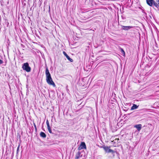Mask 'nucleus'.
<instances>
[{"mask_svg": "<svg viewBox=\"0 0 159 159\" xmlns=\"http://www.w3.org/2000/svg\"><path fill=\"white\" fill-rule=\"evenodd\" d=\"M45 74L46 76V80L47 83L49 85H52L54 87H55L56 85L54 82L52 80L51 75L47 67L46 68V70Z\"/></svg>", "mask_w": 159, "mask_h": 159, "instance_id": "obj_1", "label": "nucleus"}, {"mask_svg": "<svg viewBox=\"0 0 159 159\" xmlns=\"http://www.w3.org/2000/svg\"><path fill=\"white\" fill-rule=\"evenodd\" d=\"M22 68L23 70H25L27 72H29L31 70V68L27 62L24 63Z\"/></svg>", "mask_w": 159, "mask_h": 159, "instance_id": "obj_2", "label": "nucleus"}, {"mask_svg": "<svg viewBox=\"0 0 159 159\" xmlns=\"http://www.w3.org/2000/svg\"><path fill=\"white\" fill-rule=\"evenodd\" d=\"M105 151V152L108 153L111 152L112 153H114L115 152L113 150L110 149V146H103L102 147Z\"/></svg>", "mask_w": 159, "mask_h": 159, "instance_id": "obj_3", "label": "nucleus"}, {"mask_svg": "<svg viewBox=\"0 0 159 159\" xmlns=\"http://www.w3.org/2000/svg\"><path fill=\"white\" fill-rule=\"evenodd\" d=\"M86 147L85 143L84 142H82L80 146L78 147V149L80 150L83 149H86Z\"/></svg>", "mask_w": 159, "mask_h": 159, "instance_id": "obj_4", "label": "nucleus"}, {"mask_svg": "<svg viewBox=\"0 0 159 159\" xmlns=\"http://www.w3.org/2000/svg\"><path fill=\"white\" fill-rule=\"evenodd\" d=\"M122 29L125 30H128L130 28H133V26H124L122 25Z\"/></svg>", "mask_w": 159, "mask_h": 159, "instance_id": "obj_5", "label": "nucleus"}, {"mask_svg": "<svg viewBox=\"0 0 159 159\" xmlns=\"http://www.w3.org/2000/svg\"><path fill=\"white\" fill-rule=\"evenodd\" d=\"M154 2L153 0H146L147 4L150 6H152Z\"/></svg>", "mask_w": 159, "mask_h": 159, "instance_id": "obj_6", "label": "nucleus"}, {"mask_svg": "<svg viewBox=\"0 0 159 159\" xmlns=\"http://www.w3.org/2000/svg\"><path fill=\"white\" fill-rule=\"evenodd\" d=\"M134 127L136 128L138 131H139L142 128V125L140 124L136 125H134Z\"/></svg>", "mask_w": 159, "mask_h": 159, "instance_id": "obj_7", "label": "nucleus"}, {"mask_svg": "<svg viewBox=\"0 0 159 159\" xmlns=\"http://www.w3.org/2000/svg\"><path fill=\"white\" fill-rule=\"evenodd\" d=\"M81 152H80L79 151L77 152V153L75 155V159H79V158L81 157Z\"/></svg>", "mask_w": 159, "mask_h": 159, "instance_id": "obj_8", "label": "nucleus"}, {"mask_svg": "<svg viewBox=\"0 0 159 159\" xmlns=\"http://www.w3.org/2000/svg\"><path fill=\"white\" fill-rule=\"evenodd\" d=\"M153 4L154 5L157 7H159V0H157L154 2Z\"/></svg>", "mask_w": 159, "mask_h": 159, "instance_id": "obj_9", "label": "nucleus"}, {"mask_svg": "<svg viewBox=\"0 0 159 159\" xmlns=\"http://www.w3.org/2000/svg\"><path fill=\"white\" fill-rule=\"evenodd\" d=\"M40 135L41 137L43 138L46 137V134L45 133L43 132H41L40 133Z\"/></svg>", "mask_w": 159, "mask_h": 159, "instance_id": "obj_10", "label": "nucleus"}, {"mask_svg": "<svg viewBox=\"0 0 159 159\" xmlns=\"http://www.w3.org/2000/svg\"><path fill=\"white\" fill-rule=\"evenodd\" d=\"M139 106H137L135 104H134L131 108V110H134L135 109H137L138 108Z\"/></svg>", "mask_w": 159, "mask_h": 159, "instance_id": "obj_11", "label": "nucleus"}, {"mask_svg": "<svg viewBox=\"0 0 159 159\" xmlns=\"http://www.w3.org/2000/svg\"><path fill=\"white\" fill-rule=\"evenodd\" d=\"M66 58L68 60L70 61V62H72L73 61V60L70 58L69 56L68 55L66 57Z\"/></svg>", "mask_w": 159, "mask_h": 159, "instance_id": "obj_12", "label": "nucleus"}, {"mask_svg": "<svg viewBox=\"0 0 159 159\" xmlns=\"http://www.w3.org/2000/svg\"><path fill=\"white\" fill-rule=\"evenodd\" d=\"M120 51H121V52L123 54V56H125V52L124 51V50L123 49H122V48H120Z\"/></svg>", "mask_w": 159, "mask_h": 159, "instance_id": "obj_13", "label": "nucleus"}, {"mask_svg": "<svg viewBox=\"0 0 159 159\" xmlns=\"http://www.w3.org/2000/svg\"><path fill=\"white\" fill-rule=\"evenodd\" d=\"M48 130L49 132L50 133H52V130H51V129L50 126L49 127H48Z\"/></svg>", "mask_w": 159, "mask_h": 159, "instance_id": "obj_14", "label": "nucleus"}, {"mask_svg": "<svg viewBox=\"0 0 159 159\" xmlns=\"http://www.w3.org/2000/svg\"><path fill=\"white\" fill-rule=\"evenodd\" d=\"M46 124L47 126V127H50L49 122L48 120H47L46 121Z\"/></svg>", "mask_w": 159, "mask_h": 159, "instance_id": "obj_15", "label": "nucleus"}, {"mask_svg": "<svg viewBox=\"0 0 159 159\" xmlns=\"http://www.w3.org/2000/svg\"><path fill=\"white\" fill-rule=\"evenodd\" d=\"M20 146V144H19L18 146V147H17V151H16V153H17V154L18 153L19 150V148Z\"/></svg>", "mask_w": 159, "mask_h": 159, "instance_id": "obj_16", "label": "nucleus"}, {"mask_svg": "<svg viewBox=\"0 0 159 159\" xmlns=\"http://www.w3.org/2000/svg\"><path fill=\"white\" fill-rule=\"evenodd\" d=\"M63 53L64 55L66 57L68 56V55L66 54V53L64 51L63 52Z\"/></svg>", "mask_w": 159, "mask_h": 159, "instance_id": "obj_17", "label": "nucleus"}, {"mask_svg": "<svg viewBox=\"0 0 159 159\" xmlns=\"http://www.w3.org/2000/svg\"><path fill=\"white\" fill-rule=\"evenodd\" d=\"M34 128H35V130H36V131L37 130V129L36 126V125L34 124Z\"/></svg>", "mask_w": 159, "mask_h": 159, "instance_id": "obj_18", "label": "nucleus"}, {"mask_svg": "<svg viewBox=\"0 0 159 159\" xmlns=\"http://www.w3.org/2000/svg\"><path fill=\"white\" fill-rule=\"evenodd\" d=\"M3 63V61L2 60L0 59V64H2Z\"/></svg>", "mask_w": 159, "mask_h": 159, "instance_id": "obj_19", "label": "nucleus"}, {"mask_svg": "<svg viewBox=\"0 0 159 159\" xmlns=\"http://www.w3.org/2000/svg\"><path fill=\"white\" fill-rule=\"evenodd\" d=\"M119 140V138H117V139H116L115 140H117V141H118V140ZM119 143V142L117 141V143L118 144Z\"/></svg>", "mask_w": 159, "mask_h": 159, "instance_id": "obj_20", "label": "nucleus"}, {"mask_svg": "<svg viewBox=\"0 0 159 159\" xmlns=\"http://www.w3.org/2000/svg\"><path fill=\"white\" fill-rule=\"evenodd\" d=\"M111 142H113L114 143H115V142L114 141V140H113V141H111Z\"/></svg>", "mask_w": 159, "mask_h": 159, "instance_id": "obj_21", "label": "nucleus"}, {"mask_svg": "<svg viewBox=\"0 0 159 159\" xmlns=\"http://www.w3.org/2000/svg\"><path fill=\"white\" fill-rule=\"evenodd\" d=\"M114 146V147H116V145Z\"/></svg>", "mask_w": 159, "mask_h": 159, "instance_id": "obj_22", "label": "nucleus"}]
</instances>
